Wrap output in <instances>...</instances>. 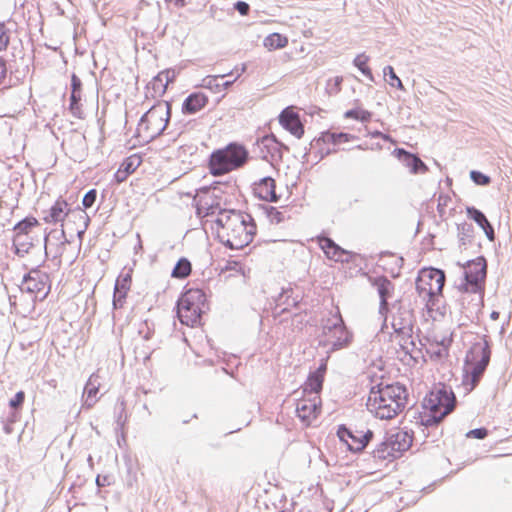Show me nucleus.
Returning a JSON list of instances; mask_svg holds the SVG:
<instances>
[{
  "mask_svg": "<svg viewBox=\"0 0 512 512\" xmlns=\"http://www.w3.org/2000/svg\"><path fill=\"white\" fill-rule=\"evenodd\" d=\"M33 246V238L29 236L14 235L13 248L14 253L19 257H24L29 253Z\"/></svg>",
  "mask_w": 512,
  "mask_h": 512,
  "instance_id": "nucleus-28",
  "label": "nucleus"
},
{
  "mask_svg": "<svg viewBox=\"0 0 512 512\" xmlns=\"http://www.w3.org/2000/svg\"><path fill=\"white\" fill-rule=\"evenodd\" d=\"M372 137H374V138L380 137V138H382V139H383V140H385V141L390 140V136H389V135L383 134V133H382V132H380V131H375V132H373V133H372Z\"/></svg>",
  "mask_w": 512,
  "mask_h": 512,
  "instance_id": "nucleus-57",
  "label": "nucleus"
},
{
  "mask_svg": "<svg viewBox=\"0 0 512 512\" xmlns=\"http://www.w3.org/2000/svg\"><path fill=\"white\" fill-rule=\"evenodd\" d=\"M319 403L320 399L318 396H314L313 399H301L297 401L295 412L304 425L309 426L317 417L320 411Z\"/></svg>",
  "mask_w": 512,
  "mask_h": 512,
  "instance_id": "nucleus-16",
  "label": "nucleus"
},
{
  "mask_svg": "<svg viewBox=\"0 0 512 512\" xmlns=\"http://www.w3.org/2000/svg\"><path fill=\"white\" fill-rule=\"evenodd\" d=\"M117 280H120V289L128 291L130 288L131 283V276L130 274H125L123 276H120Z\"/></svg>",
  "mask_w": 512,
  "mask_h": 512,
  "instance_id": "nucleus-52",
  "label": "nucleus"
},
{
  "mask_svg": "<svg viewBox=\"0 0 512 512\" xmlns=\"http://www.w3.org/2000/svg\"><path fill=\"white\" fill-rule=\"evenodd\" d=\"M279 123L284 129L289 131L296 138H301L304 134V127L300 121L299 115L291 108H285L279 115Z\"/></svg>",
  "mask_w": 512,
  "mask_h": 512,
  "instance_id": "nucleus-17",
  "label": "nucleus"
},
{
  "mask_svg": "<svg viewBox=\"0 0 512 512\" xmlns=\"http://www.w3.org/2000/svg\"><path fill=\"white\" fill-rule=\"evenodd\" d=\"M392 445H390V440L387 434L384 436L383 440L377 444L376 448L373 450L372 455L375 459L387 460V459H395L397 458L394 450H391Z\"/></svg>",
  "mask_w": 512,
  "mask_h": 512,
  "instance_id": "nucleus-27",
  "label": "nucleus"
},
{
  "mask_svg": "<svg viewBox=\"0 0 512 512\" xmlns=\"http://www.w3.org/2000/svg\"><path fill=\"white\" fill-rule=\"evenodd\" d=\"M206 295L198 288H191L177 301V316L184 325L195 327L200 324L201 315L207 309Z\"/></svg>",
  "mask_w": 512,
  "mask_h": 512,
  "instance_id": "nucleus-6",
  "label": "nucleus"
},
{
  "mask_svg": "<svg viewBox=\"0 0 512 512\" xmlns=\"http://www.w3.org/2000/svg\"><path fill=\"white\" fill-rule=\"evenodd\" d=\"M235 215H241L235 211H220V216L216 219V225L221 228L218 232H225L229 227L230 223H232V219Z\"/></svg>",
  "mask_w": 512,
  "mask_h": 512,
  "instance_id": "nucleus-34",
  "label": "nucleus"
},
{
  "mask_svg": "<svg viewBox=\"0 0 512 512\" xmlns=\"http://www.w3.org/2000/svg\"><path fill=\"white\" fill-rule=\"evenodd\" d=\"M235 81H236V78H234L233 80H229V81H226V82H224V83L220 84V85H221V90H222V89H223V90L228 89L230 86H232V84H233Z\"/></svg>",
  "mask_w": 512,
  "mask_h": 512,
  "instance_id": "nucleus-58",
  "label": "nucleus"
},
{
  "mask_svg": "<svg viewBox=\"0 0 512 512\" xmlns=\"http://www.w3.org/2000/svg\"><path fill=\"white\" fill-rule=\"evenodd\" d=\"M7 74L6 64L3 60L0 59V85H5V79Z\"/></svg>",
  "mask_w": 512,
  "mask_h": 512,
  "instance_id": "nucleus-54",
  "label": "nucleus"
},
{
  "mask_svg": "<svg viewBox=\"0 0 512 512\" xmlns=\"http://www.w3.org/2000/svg\"><path fill=\"white\" fill-rule=\"evenodd\" d=\"M175 4L179 7L185 6V0H174Z\"/></svg>",
  "mask_w": 512,
  "mask_h": 512,
  "instance_id": "nucleus-61",
  "label": "nucleus"
},
{
  "mask_svg": "<svg viewBox=\"0 0 512 512\" xmlns=\"http://www.w3.org/2000/svg\"><path fill=\"white\" fill-rule=\"evenodd\" d=\"M371 284L376 288L380 298L379 314L384 318V321H386L389 311L388 300L392 297L395 286L392 281L385 276H378L371 279Z\"/></svg>",
  "mask_w": 512,
  "mask_h": 512,
  "instance_id": "nucleus-15",
  "label": "nucleus"
},
{
  "mask_svg": "<svg viewBox=\"0 0 512 512\" xmlns=\"http://www.w3.org/2000/svg\"><path fill=\"white\" fill-rule=\"evenodd\" d=\"M9 39L7 27L4 23H0V51L6 49Z\"/></svg>",
  "mask_w": 512,
  "mask_h": 512,
  "instance_id": "nucleus-45",
  "label": "nucleus"
},
{
  "mask_svg": "<svg viewBox=\"0 0 512 512\" xmlns=\"http://www.w3.org/2000/svg\"><path fill=\"white\" fill-rule=\"evenodd\" d=\"M208 103V97L202 92H194L188 95L182 104L184 114H195L203 109Z\"/></svg>",
  "mask_w": 512,
  "mask_h": 512,
  "instance_id": "nucleus-24",
  "label": "nucleus"
},
{
  "mask_svg": "<svg viewBox=\"0 0 512 512\" xmlns=\"http://www.w3.org/2000/svg\"><path fill=\"white\" fill-rule=\"evenodd\" d=\"M458 231H459V241L461 244H466V239L471 237V234L473 232V227L471 224L464 223L461 225H458Z\"/></svg>",
  "mask_w": 512,
  "mask_h": 512,
  "instance_id": "nucleus-43",
  "label": "nucleus"
},
{
  "mask_svg": "<svg viewBox=\"0 0 512 512\" xmlns=\"http://www.w3.org/2000/svg\"><path fill=\"white\" fill-rule=\"evenodd\" d=\"M455 405L456 397L452 389L439 385L425 396L423 408L426 412L420 415L419 423L424 427L436 426L454 410Z\"/></svg>",
  "mask_w": 512,
  "mask_h": 512,
  "instance_id": "nucleus-2",
  "label": "nucleus"
},
{
  "mask_svg": "<svg viewBox=\"0 0 512 512\" xmlns=\"http://www.w3.org/2000/svg\"><path fill=\"white\" fill-rule=\"evenodd\" d=\"M256 149L258 150L257 153L261 159L274 161L282 159L281 150H288V147L280 143L272 134L258 139L256 142Z\"/></svg>",
  "mask_w": 512,
  "mask_h": 512,
  "instance_id": "nucleus-14",
  "label": "nucleus"
},
{
  "mask_svg": "<svg viewBox=\"0 0 512 512\" xmlns=\"http://www.w3.org/2000/svg\"><path fill=\"white\" fill-rule=\"evenodd\" d=\"M383 73H384L385 76L389 77V80H388L389 85H391L392 87H396L399 90H404V86L402 84V81L396 75V73H395V71H394L392 66H386L383 69Z\"/></svg>",
  "mask_w": 512,
  "mask_h": 512,
  "instance_id": "nucleus-40",
  "label": "nucleus"
},
{
  "mask_svg": "<svg viewBox=\"0 0 512 512\" xmlns=\"http://www.w3.org/2000/svg\"><path fill=\"white\" fill-rule=\"evenodd\" d=\"M408 400L407 389L400 383L372 387L367 400V409L382 420L392 419L402 412Z\"/></svg>",
  "mask_w": 512,
  "mask_h": 512,
  "instance_id": "nucleus-1",
  "label": "nucleus"
},
{
  "mask_svg": "<svg viewBox=\"0 0 512 512\" xmlns=\"http://www.w3.org/2000/svg\"><path fill=\"white\" fill-rule=\"evenodd\" d=\"M171 106L168 102H158L153 105L140 119L137 127L138 136L146 141L160 136L170 119Z\"/></svg>",
  "mask_w": 512,
  "mask_h": 512,
  "instance_id": "nucleus-7",
  "label": "nucleus"
},
{
  "mask_svg": "<svg viewBox=\"0 0 512 512\" xmlns=\"http://www.w3.org/2000/svg\"><path fill=\"white\" fill-rule=\"evenodd\" d=\"M466 213H467V216L470 219L474 220L481 228H483L484 226H488L489 221H488L487 217L479 209H477L475 207H467Z\"/></svg>",
  "mask_w": 512,
  "mask_h": 512,
  "instance_id": "nucleus-36",
  "label": "nucleus"
},
{
  "mask_svg": "<svg viewBox=\"0 0 512 512\" xmlns=\"http://www.w3.org/2000/svg\"><path fill=\"white\" fill-rule=\"evenodd\" d=\"M87 461H88L89 466L93 467V458L91 455L88 456Z\"/></svg>",
  "mask_w": 512,
  "mask_h": 512,
  "instance_id": "nucleus-62",
  "label": "nucleus"
},
{
  "mask_svg": "<svg viewBox=\"0 0 512 512\" xmlns=\"http://www.w3.org/2000/svg\"><path fill=\"white\" fill-rule=\"evenodd\" d=\"M127 291L120 289V280H116L114 295H113V307L114 309H119L123 306L124 300L126 298Z\"/></svg>",
  "mask_w": 512,
  "mask_h": 512,
  "instance_id": "nucleus-39",
  "label": "nucleus"
},
{
  "mask_svg": "<svg viewBox=\"0 0 512 512\" xmlns=\"http://www.w3.org/2000/svg\"><path fill=\"white\" fill-rule=\"evenodd\" d=\"M323 334L327 337L324 345H330L329 352L343 349L352 341V334L347 330L338 310L324 321Z\"/></svg>",
  "mask_w": 512,
  "mask_h": 512,
  "instance_id": "nucleus-9",
  "label": "nucleus"
},
{
  "mask_svg": "<svg viewBox=\"0 0 512 512\" xmlns=\"http://www.w3.org/2000/svg\"><path fill=\"white\" fill-rule=\"evenodd\" d=\"M354 138L355 137L349 133L326 131L322 133L320 140H322L324 143L337 145L340 143L349 142Z\"/></svg>",
  "mask_w": 512,
  "mask_h": 512,
  "instance_id": "nucleus-29",
  "label": "nucleus"
},
{
  "mask_svg": "<svg viewBox=\"0 0 512 512\" xmlns=\"http://www.w3.org/2000/svg\"><path fill=\"white\" fill-rule=\"evenodd\" d=\"M178 75V71L176 69H166L158 73L157 76H155V82H161L165 81L168 85L169 83L174 82Z\"/></svg>",
  "mask_w": 512,
  "mask_h": 512,
  "instance_id": "nucleus-41",
  "label": "nucleus"
},
{
  "mask_svg": "<svg viewBox=\"0 0 512 512\" xmlns=\"http://www.w3.org/2000/svg\"><path fill=\"white\" fill-rule=\"evenodd\" d=\"M488 435V431L486 428H476L473 430H470L466 436L468 438H475V439H484Z\"/></svg>",
  "mask_w": 512,
  "mask_h": 512,
  "instance_id": "nucleus-49",
  "label": "nucleus"
},
{
  "mask_svg": "<svg viewBox=\"0 0 512 512\" xmlns=\"http://www.w3.org/2000/svg\"><path fill=\"white\" fill-rule=\"evenodd\" d=\"M320 246L326 256L336 262H349L351 253L338 244H336L331 238L323 237L320 239Z\"/></svg>",
  "mask_w": 512,
  "mask_h": 512,
  "instance_id": "nucleus-20",
  "label": "nucleus"
},
{
  "mask_svg": "<svg viewBox=\"0 0 512 512\" xmlns=\"http://www.w3.org/2000/svg\"><path fill=\"white\" fill-rule=\"evenodd\" d=\"M81 86V79L76 74H73L71 77V92L81 93Z\"/></svg>",
  "mask_w": 512,
  "mask_h": 512,
  "instance_id": "nucleus-50",
  "label": "nucleus"
},
{
  "mask_svg": "<svg viewBox=\"0 0 512 512\" xmlns=\"http://www.w3.org/2000/svg\"><path fill=\"white\" fill-rule=\"evenodd\" d=\"M54 234H58V231H53L51 232L48 236L45 237V247L47 246V242L49 241V237L51 235H54ZM59 235L60 237L63 239V241L61 242L62 244H66V243H69L70 241L67 239L66 237V234H65V230L64 229H61V231L59 232Z\"/></svg>",
  "mask_w": 512,
  "mask_h": 512,
  "instance_id": "nucleus-56",
  "label": "nucleus"
},
{
  "mask_svg": "<svg viewBox=\"0 0 512 512\" xmlns=\"http://www.w3.org/2000/svg\"><path fill=\"white\" fill-rule=\"evenodd\" d=\"M483 231L486 235V237L490 240V241H493L495 239V232H494V228L493 226L490 224V222L488 223V226H484L483 228Z\"/></svg>",
  "mask_w": 512,
  "mask_h": 512,
  "instance_id": "nucleus-55",
  "label": "nucleus"
},
{
  "mask_svg": "<svg viewBox=\"0 0 512 512\" xmlns=\"http://www.w3.org/2000/svg\"><path fill=\"white\" fill-rule=\"evenodd\" d=\"M25 399V393L23 391H18L14 397L9 401V406L13 409H17L22 406Z\"/></svg>",
  "mask_w": 512,
  "mask_h": 512,
  "instance_id": "nucleus-47",
  "label": "nucleus"
},
{
  "mask_svg": "<svg viewBox=\"0 0 512 512\" xmlns=\"http://www.w3.org/2000/svg\"><path fill=\"white\" fill-rule=\"evenodd\" d=\"M140 163V157L137 155L126 158L114 174L115 181L117 183L124 182L127 177L137 169Z\"/></svg>",
  "mask_w": 512,
  "mask_h": 512,
  "instance_id": "nucleus-25",
  "label": "nucleus"
},
{
  "mask_svg": "<svg viewBox=\"0 0 512 512\" xmlns=\"http://www.w3.org/2000/svg\"><path fill=\"white\" fill-rule=\"evenodd\" d=\"M97 198V191L95 189H90L86 194L84 195L82 199V205L84 208H90L94 205Z\"/></svg>",
  "mask_w": 512,
  "mask_h": 512,
  "instance_id": "nucleus-44",
  "label": "nucleus"
},
{
  "mask_svg": "<svg viewBox=\"0 0 512 512\" xmlns=\"http://www.w3.org/2000/svg\"><path fill=\"white\" fill-rule=\"evenodd\" d=\"M341 82H342V78L341 77H336L335 78V85L336 86H339Z\"/></svg>",
  "mask_w": 512,
  "mask_h": 512,
  "instance_id": "nucleus-63",
  "label": "nucleus"
},
{
  "mask_svg": "<svg viewBox=\"0 0 512 512\" xmlns=\"http://www.w3.org/2000/svg\"><path fill=\"white\" fill-rule=\"evenodd\" d=\"M248 156L244 146L230 143L224 149H218L210 155V173L214 176H222L239 169L247 162Z\"/></svg>",
  "mask_w": 512,
  "mask_h": 512,
  "instance_id": "nucleus-4",
  "label": "nucleus"
},
{
  "mask_svg": "<svg viewBox=\"0 0 512 512\" xmlns=\"http://www.w3.org/2000/svg\"><path fill=\"white\" fill-rule=\"evenodd\" d=\"M256 233V225L249 214L235 215L230 227L223 233L218 232L220 241L230 249H242L249 245Z\"/></svg>",
  "mask_w": 512,
  "mask_h": 512,
  "instance_id": "nucleus-5",
  "label": "nucleus"
},
{
  "mask_svg": "<svg viewBox=\"0 0 512 512\" xmlns=\"http://www.w3.org/2000/svg\"><path fill=\"white\" fill-rule=\"evenodd\" d=\"M80 101L81 93L71 92L69 110L73 114V116L77 118H82V109Z\"/></svg>",
  "mask_w": 512,
  "mask_h": 512,
  "instance_id": "nucleus-38",
  "label": "nucleus"
},
{
  "mask_svg": "<svg viewBox=\"0 0 512 512\" xmlns=\"http://www.w3.org/2000/svg\"><path fill=\"white\" fill-rule=\"evenodd\" d=\"M192 266L187 258H180L174 266L171 276L177 279H184L191 273Z\"/></svg>",
  "mask_w": 512,
  "mask_h": 512,
  "instance_id": "nucleus-30",
  "label": "nucleus"
},
{
  "mask_svg": "<svg viewBox=\"0 0 512 512\" xmlns=\"http://www.w3.org/2000/svg\"><path fill=\"white\" fill-rule=\"evenodd\" d=\"M38 224L34 217H26L19 221L13 228L15 235L29 236L30 230Z\"/></svg>",
  "mask_w": 512,
  "mask_h": 512,
  "instance_id": "nucleus-32",
  "label": "nucleus"
},
{
  "mask_svg": "<svg viewBox=\"0 0 512 512\" xmlns=\"http://www.w3.org/2000/svg\"><path fill=\"white\" fill-rule=\"evenodd\" d=\"M337 436L340 441L347 445L348 450L354 453L363 451L369 442L373 439L374 433L371 430L366 432L353 431L345 425H340L337 430Z\"/></svg>",
  "mask_w": 512,
  "mask_h": 512,
  "instance_id": "nucleus-11",
  "label": "nucleus"
},
{
  "mask_svg": "<svg viewBox=\"0 0 512 512\" xmlns=\"http://www.w3.org/2000/svg\"><path fill=\"white\" fill-rule=\"evenodd\" d=\"M500 313L497 311H492L490 314L491 319L497 320L499 318Z\"/></svg>",
  "mask_w": 512,
  "mask_h": 512,
  "instance_id": "nucleus-60",
  "label": "nucleus"
},
{
  "mask_svg": "<svg viewBox=\"0 0 512 512\" xmlns=\"http://www.w3.org/2000/svg\"><path fill=\"white\" fill-rule=\"evenodd\" d=\"M267 214H268V217L271 220V222H274V223L278 224V223H280V222H282L284 220V216H283L282 212H280L275 207H270L267 210Z\"/></svg>",
  "mask_w": 512,
  "mask_h": 512,
  "instance_id": "nucleus-46",
  "label": "nucleus"
},
{
  "mask_svg": "<svg viewBox=\"0 0 512 512\" xmlns=\"http://www.w3.org/2000/svg\"><path fill=\"white\" fill-rule=\"evenodd\" d=\"M344 116L345 118L356 119L361 122H368L371 119L372 114L367 110L355 108L346 111Z\"/></svg>",
  "mask_w": 512,
  "mask_h": 512,
  "instance_id": "nucleus-37",
  "label": "nucleus"
},
{
  "mask_svg": "<svg viewBox=\"0 0 512 512\" xmlns=\"http://www.w3.org/2000/svg\"><path fill=\"white\" fill-rule=\"evenodd\" d=\"M100 376L98 373H93L88 381L86 382V385L84 387L83 392V406L86 408H91L93 405L97 402V394L99 392L100 388Z\"/></svg>",
  "mask_w": 512,
  "mask_h": 512,
  "instance_id": "nucleus-23",
  "label": "nucleus"
},
{
  "mask_svg": "<svg viewBox=\"0 0 512 512\" xmlns=\"http://www.w3.org/2000/svg\"><path fill=\"white\" fill-rule=\"evenodd\" d=\"M68 204L63 200H57L50 208L49 214L45 216V221L48 223L62 222L68 216Z\"/></svg>",
  "mask_w": 512,
  "mask_h": 512,
  "instance_id": "nucleus-26",
  "label": "nucleus"
},
{
  "mask_svg": "<svg viewBox=\"0 0 512 512\" xmlns=\"http://www.w3.org/2000/svg\"><path fill=\"white\" fill-rule=\"evenodd\" d=\"M393 308L396 310L392 315L394 332L405 337H411L415 322L412 308L402 300L396 301Z\"/></svg>",
  "mask_w": 512,
  "mask_h": 512,
  "instance_id": "nucleus-10",
  "label": "nucleus"
},
{
  "mask_svg": "<svg viewBox=\"0 0 512 512\" xmlns=\"http://www.w3.org/2000/svg\"><path fill=\"white\" fill-rule=\"evenodd\" d=\"M206 215H212L215 213V207L213 204H210L209 206H207L206 208Z\"/></svg>",
  "mask_w": 512,
  "mask_h": 512,
  "instance_id": "nucleus-59",
  "label": "nucleus"
},
{
  "mask_svg": "<svg viewBox=\"0 0 512 512\" xmlns=\"http://www.w3.org/2000/svg\"><path fill=\"white\" fill-rule=\"evenodd\" d=\"M21 290L44 298L50 291L49 275L39 269H32L23 277Z\"/></svg>",
  "mask_w": 512,
  "mask_h": 512,
  "instance_id": "nucleus-13",
  "label": "nucleus"
},
{
  "mask_svg": "<svg viewBox=\"0 0 512 512\" xmlns=\"http://www.w3.org/2000/svg\"><path fill=\"white\" fill-rule=\"evenodd\" d=\"M327 371V358L322 359L319 367L310 372L304 383V392L317 396L323 387L324 377Z\"/></svg>",
  "mask_w": 512,
  "mask_h": 512,
  "instance_id": "nucleus-19",
  "label": "nucleus"
},
{
  "mask_svg": "<svg viewBox=\"0 0 512 512\" xmlns=\"http://www.w3.org/2000/svg\"><path fill=\"white\" fill-rule=\"evenodd\" d=\"M470 178L475 184L481 185V186H486V185L490 184V182H491V179L489 176L483 174L480 171H476V170H472L470 172Z\"/></svg>",
  "mask_w": 512,
  "mask_h": 512,
  "instance_id": "nucleus-42",
  "label": "nucleus"
},
{
  "mask_svg": "<svg viewBox=\"0 0 512 512\" xmlns=\"http://www.w3.org/2000/svg\"><path fill=\"white\" fill-rule=\"evenodd\" d=\"M369 61V56H367L365 53H361L357 55L353 61V64L365 75L367 76L371 81L374 80L372 72L370 68L366 65Z\"/></svg>",
  "mask_w": 512,
  "mask_h": 512,
  "instance_id": "nucleus-35",
  "label": "nucleus"
},
{
  "mask_svg": "<svg viewBox=\"0 0 512 512\" xmlns=\"http://www.w3.org/2000/svg\"><path fill=\"white\" fill-rule=\"evenodd\" d=\"M226 77V74L223 75H208L204 77L201 81L200 87L209 89L213 92H220L221 91V85L219 83V79Z\"/></svg>",
  "mask_w": 512,
  "mask_h": 512,
  "instance_id": "nucleus-33",
  "label": "nucleus"
},
{
  "mask_svg": "<svg viewBox=\"0 0 512 512\" xmlns=\"http://www.w3.org/2000/svg\"><path fill=\"white\" fill-rule=\"evenodd\" d=\"M275 180L271 177H264L259 182L254 183L253 192L256 197L268 202H277Z\"/></svg>",
  "mask_w": 512,
  "mask_h": 512,
  "instance_id": "nucleus-21",
  "label": "nucleus"
},
{
  "mask_svg": "<svg viewBox=\"0 0 512 512\" xmlns=\"http://www.w3.org/2000/svg\"><path fill=\"white\" fill-rule=\"evenodd\" d=\"M74 214L77 215L81 220H83V227L81 229H77V236L81 239L82 235L85 233L86 228L88 226L89 218L87 214L82 210H79Z\"/></svg>",
  "mask_w": 512,
  "mask_h": 512,
  "instance_id": "nucleus-48",
  "label": "nucleus"
},
{
  "mask_svg": "<svg viewBox=\"0 0 512 512\" xmlns=\"http://www.w3.org/2000/svg\"><path fill=\"white\" fill-rule=\"evenodd\" d=\"M393 154L412 174H423L428 170L427 165L417 155L403 148H396Z\"/></svg>",
  "mask_w": 512,
  "mask_h": 512,
  "instance_id": "nucleus-18",
  "label": "nucleus"
},
{
  "mask_svg": "<svg viewBox=\"0 0 512 512\" xmlns=\"http://www.w3.org/2000/svg\"><path fill=\"white\" fill-rule=\"evenodd\" d=\"M308 155H309V153H308V151H306V152L304 153V155H303V160H304V161H308Z\"/></svg>",
  "mask_w": 512,
  "mask_h": 512,
  "instance_id": "nucleus-64",
  "label": "nucleus"
},
{
  "mask_svg": "<svg viewBox=\"0 0 512 512\" xmlns=\"http://www.w3.org/2000/svg\"><path fill=\"white\" fill-rule=\"evenodd\" d=\"M390 440L391 450H394L397 457L406 450H408L412 444V436L408 432L398 430L396 432L387 433Z\"/></svg>",
  "mask_w": 512,
  "mask_h": 512,
  "instance_id": "nucleus-22",
  "label": "nucleus"
},
{
  "mask_svg": "<svg viewBox=\"0 0 512 512\" xmlns=\"http://www.w3.org/2000/svg\"><path fill=\"white\" fill-rule=\"evenodd\" d=\"M263 44L269 50H276L285 47L288 44V40L279 33H272L264 39Z\"/></svg>",
  "mask_w": 512,
  "mask_h": 512,
  "instance_id": "nucleus-31",
  "label": "nucleus"
},
{
  "mask_svg": "<svg viewBox=\"0 0 512 512\" xmlns=\"http://www.w3.org/2000/svg\"><path fill=\"white\" fill-rule=\"evenodd\" d=\"M151 84H152V87H153L154 91L156 93H159V94H163L166 91L167 86H168L165 81H161V82H157L156 83L155 82V77L153 78Z\"/></svg>",
  "mask_w": 512,
  "mask_h": 512,
  "instance_id": "nucleus-53",
  "label": "nucleus"
},
{
  "mask_svg": "<svg viewBox=\"0 0 512 512\" xmlns=\"http://www.w3.org/2000/svg\"><path fill=\"white\" fill-rule=\"evenodd\" d=\"M444 284L445 273L437 268L423 270L418 276L416 290L419 297L426 302V307L429 310H433L437 306Z\"/></svg>",
  "mask_w": 512,
  "mask_h": 512,
  "instance_id": "nucleus-8",
  "label": "nucleus"
},
{
  "mask_svg": "<svg viewBox=\"0 0 512 512\" xmlns=\"http://www.w3.org/2000/svg\"><path fill=\"white\" fill-rule=\"evenodd\" d=\"M486 260L484 257H478L469 261L464 270V283L462 284L465 291L476 292L480 288V284L486 277Z\"/></svg>",
  "mask_w": 512,
  "mask_h": 512,
  "instance_id": "nucleus-12",
  "label": "nucleus"
},
{
  "mask_svg": "<svg viewBox=\"0 0 512 512\" xmlns=\"http://www.w3.org/2000/svg\"><path fill=\"white\" fill-rule=\"evenodd\" d=\"M234 8L243 16L247 15L250 10V6L248 3L244 1H238L234 4Z\"/></svg>",
  "mask_w": 512,
  "mask_h": 512,
  "instance_id": "nucleus-51",
  "label": "nucleus"
},
{
  "mask_svg": "<svg viewBox=\"0 0 512 512\" xmlns=\"http://www.w3.org/2000/svg\"><path fill=\"white\" fill-rule=\"evenodd\" d=\"M490 357L491 350L486 337L472 345L466 356L467 368L462 381L466 393L471 392L477 386L489 364Z\"/></svg>",
  "mask_w": 512,
  "mask_h": 512,
  "instance_id": "nucleus-3",
  "label": "nucleus"
}]
</instances>
